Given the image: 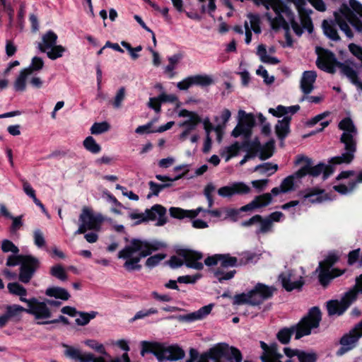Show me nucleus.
Wrapping results in <instances>:
<instances>
[{"label":"nucleus","instance_id":"nucleus-53","mask_svg":"<svg viewBox=\"0 0 362 362\" xmlns=\"http://www.w3.org/2000/svg\"><path fill=\"white\" fill-rule=\"evenodd\" d=\"M50 50L47 52V57L52 59L55 60L63 56V53L66 51V48L62 45H54L49 48Z\"/></svg>","mask_w":362,"mask_h":362},{"label":"nucleus","instance_id":"nucleus-4","mask_svg":"<svg viewBox=\"0 0 362 362\" xmlns=\"http://www.w3.org/2000/svg\"><path fill=\"white\" fill-rule=\"evenodd\" d=\"M338 127L344 131L340 137V142L344 144L346 152L341 156L331 158L329 163L332 164H349L354 159V154L356 151V141L354 136L357 134V129L352 119L349 117L342 119L339 122Z\"/></svg>","mask_w":362,"mask_h":362},{"label":"nucleus","instance_id":"nucleus-63","mask_svg":"<svg viewBox=\"0 0 362 362\" xmlns=\"http://www.w3.org/2000/svg\"><path fill=\"white\" fill-rule=\"evenodd\" d=\"M13 220L12 224L9 228L11 235H16L17 231L23 226L22 216L10 218Z\"/></svg>","mask_w":362,"mask_h":362},{"label":"nucleus","instance_id":"nucleus-42","mask_svg":"<svg viewBox=\"0 0 362 362\" xmlns=\"http://www.w3.org/2000/svg\"><path fill=\"white\" fill-rule=\"evenodd\" d=\"M44 67V61L40 57H34L31 60L30 66L25 68V70L32 75L35 71H39Z\"/></svg>","mask_w":362,"mask_h":362},{"label":"nucleus","instance_id":"nucleus-62","mask_svg":"<svg viewBox=\"0 0 362 362\" xmlns=\"http://www.w3.org/2000/svg\"><path fill=\"white\" fill-rule=\"evenodd\" d=\"M215 189L216 187L214 185L210 182L206 185L204 189V194L208 201L209 208H211L213 206L214 202L212 193L215 190Z\"/></svg>","mask_w":362,"mask_h":362},{"label":"nucleus","instance_id":"nucleus-25","mask_svg":"<svg viewBox=\"0 0 362 362\" xmlns=\"http://www.w3.org/2000/svg\"><path fill=\"white\" fill-rule=\"evenodd\" d=\"M322 28L325 35L329 39L334 42H338L341 40L334 21H330L329 22L327 20H324L322 23Z\"/></svg>","mask_w":362,"mask_h":362},{"label":"nucleus","instance_id":"nucleus-17","mask_svg":"<svg viewBox=\"0 0 362 362\" xmlns=\"http://www.w3.org/2000/svg\"><path fill=\"white\" fill-rule=\"evenodd\" d=\"M250 187L243 182H233L230 185L224 186L218 189V194L222 197H231L233 195L247 194Z\"/></svg>","mask_w":362,"mask_h":362},{"label":"nucleus","instance_id":"nucleus-61","mask_svg":"<svg viewBox=\"0 0 362 362\" xmlns=\"http://www.w3.org/2000/svg\"><path fill=\"white\" fill-rule=\"evenodd\" d=\"M166 257L165 254L159 253L149 257L146 261V266L148 267H156L158 263L164 259Z\"/></svg>","mask_w":362,"mask_h":362},{"label":"nucleus","instance_id":"nucleus-19","mask_svg":"<svg viewBox=\"0 0 362 362\" xmlns=\"http://www.w3.org/2000/svg\"><path fill=\"white\" fill-rule=\"evenodd\" d=\"M319 272V283L323 288H327L332 279L344 274L346 270L340 269L339 268H333L331 270H328L325 269H319V267H317L315 270V272Z\"/></svg>","mask_w":362,"mask_h":362},{"label":"nucleus","instance_id":"nucleus-41","mask_svg":"<svg viewBox=\"0 0 362 362\" xmlns=\"http://www.w3.org/2000/svg\"><path fill=\"white\" fill-rule=\"evenodd\" d=\"M83 146L85 148L92 153H98L101 151L100 146L96 143L94 138L88 136L83 141Z\"/></svg>","mask_w":362,"mask_h":362},{"label":"nucleus","instance_id":"nucleus-22","mask_svg":"<svg viewBox=\"0 0 362 362\" xmlns=\"http://www.w3.org/2000/svg\"><path fill=\"white\" fill-rule=\"evenodd\" d=\"M291 117L284 116L282 119L278 120L275 125V133L278 139L281 141V146L283 145L284 139L288 136L291 132Z\"/></svg>","mask_w":362,"mask_h":362},{"label":"nucleus","instance_id":"nucleus-29","mask_svg":"<svg viewBox=\"0 0 362 362\" xmlns=\"http://www.w3.org/2000/svg\"><path fill=\"white\" fill-rule=\"evenodd\" d=\"M327 309L329 316L334 315H341L347 310L341 301L337 300H329L327 303Z\"/></svg>","mask_w":362,"mask_h":362},{"label":"nucleus","instance_id":"nucleus-7","mask_svg":"<svg viewBox=\"0 0 362 362\" xmlns=\"http://www.w3.org/2000/svg\"><path fill=\"white\" fill-rule=\"evenodd\" d=\"M302 162L305 164L296 172L297 179H301L306 175L313 177H318L322 173L323 180H327L334 171V167L331 165H326L324 163H319L316 165H313V160L305 156H298L295 163L298 165ZM330 164V163L329 162Z\"/></svg>","mask_w":362,"mask_h":362},{"label":"nucleus","instance_id":"nucleus-56","mask_svg":"<svg viewBox=\"0 0 362 362\" xmlns=\"http://www.w3.org/2000/svg\"><path fill=\"white\" fill-rule=\"evenodd\" d=\"M356 182L350 181L348 184V186L344 184H340L338 185H334L333 189L341 194H346L349 192L352 191L356 187Z\"/></svg>","mask_w":362,"mask_h":362},{"label":"nucleus","instance_id":"nucleus-43","mask_svg":"<svg viewBox=\"0 0 362 362\" xmlns=\"http://www.w3.org/2000/svg\"><path fill=\"white\" fill-rule=\"evenodd\" d=\"M257 224H259V228L255 230L257 235L265 234L272 230L273 223H271V220H269L267 217L263 218L259 221Z\"/></svg>","mask_w":362,"mask_h":362},{"label":"nucleus","instance_id":"nucleus-33","mask_svg":"<svg viewBox=\"0 0 362 362\" xmlns=\"http://www.w3.org/2000/svg\"><path fill=\"white\" fill-rule=\"evenodd\" d=\"M98 314V313L96 311H90V313L78 311L77 315H78L79 317L75 320V322L78 326H85L88 325L91 320L94 319Z\"/></svg>","mask_w":362,"mask_h":362},{"label":"nucleus","instance_id":"nucleus-64","mask_svg":"<svg viewBox=\"0 0 362 362\" xmlns=\"http://www.w3.org/2000/svg\"><path fill=\"white\" fill-rule=\"evenodd\" d=\"M64 346L66 348L64 351V355L66 357L74 360H78L80 358L81 352L79 349L68 345H64Z\"/></svg>","mask_w":362,"mask_h":362},{"label":"nucleus","instance_id":"nucleus-15","mask_svg":"<svg viewBox=\"0 0 362 362\" xmlns=\"http://www.w3.org/2000/svg\"><path fill=\"white\" fill-rule=\"evenodd\" d=\"M177 254L183 258L187 267L197 270L204 268L203 264L199 262L203 257L202 252L189 249H180L177 250Z\"/></svg>","mask_w":362,"mask_h":362},{"label":"nucleus","instance_id":"nucleus-51","mask_svg":"<svg viewBox=\"0 0 362 362\" xmlns=\"http://www.w3.org/2000/svg\"><path fill=\"white\" fill-rule=\"evenodd\" d=\"M318 359V355L314 351L307 352L303 350H300L298 357L299 362H317Z\"/></svg>","mask_w":362,"mask_h":362},{"label":"nucleus","instance_id":"nucleus-12","mask_svg":"<svg viewBox=\"0 0 362 362\" xmlns=\"http://www.w3.org/2000/svg\"><path fill=\"white\" fill-rule=\"evenodd\" d=\"M221 268H217L214 272V276L220 283H223L225 280H229L234 277L236 273L235 270L224 272L223 268L233 267L238 266V260L235 257H232L230 254H221Z\"/></svg>","mask_w":362,"mask_h":362},{"label":"nucleus","instance_id":"nucleus-31","mask_svg":"<svg viewBox=\"0 0 362 362\" xmlns=\"http://www.w3.org/2000/svg\"><path fill=\"white\" fill-rule=\"evenodd\" d=\"M339 260V256L336 251L329 252L324 260L319 263V269L331 270L332 267Z\"/></svg>","mask_w":362,"mask_h":362},{"label":"nucleus","instance_id":"nucleus-34","mask_svg":"<svg viewBox=\"0 0 362 362\" xmlns=\"http://www.w3.org/2000/svg\"><path fill=\"white\" fill-rule=\"evenodd\" d=\"M28 76L30 74L25 70V69H23L18 77L16 78L14 82V89L16 91L23 92L26 88V79Z\"/></svg>","mask_w":362,"mask_h":362},{"label":"nucleus","instance_id":"nucleus-30","mask_svg":"<svg viewBox=\"0 0 362 362\" xmlns=\"http://www.w3.org/2000/svg\"><path fill=\"white\" fill-rule=\"evenodd\" d=\"M283 355L279 352V346L276 343L271 344L269 356H261L262 362H282Z\"/></svg>","mask_w":362,"mask_h":362},{"label":"nucleus","instance_id":"nucleus-52","mask_svg":"<svg viewBox=\"0 0 362 362\" xmlns=\"http://www.w3.org/2000/svg\"><path fill=\"white\" fill-rule=\"evenodd\" d=\"M169 213L171 217L177 219H183L184 218H189V210L183 209L179 207H170Z\"/></svg>","mask_w":362,"mask_h":362},{"label":"nucleus","instance_id":"nucleus-18","mask_svg":"<svg viewBox=\"0 0 362 362\" xmlns=\"http://www.w3.org/2000/svg\"><path fill=\"white\" fill-rule=\"evenodd\" d=\"M292 274L290 271L281 272L279 275V281L281 282L284 289L288 292H291L295 289L300 291L305 284V281L302 277L297 281H291Z\"/></svg>","mask_w":362,"mask_h":362},{"label":"nucleus","instance_id":"nucleus-3","mask_svg":"<svg viewBox=\"0 0 362 362\" xmlns=\"http://www.w3.org/2000/svg\"><path fill=\"white\" fill-rule=\"evenodd\" d=\"M316 53L318 54L316 65L320 69L333 74L336 72L337 66L340 69L341 74L362 90V81L359 80L356 71L346 63L338 61L335 54L329 49L317 47Z\"/></svg>","mask_w":362,"mask_h":362},{"label":"nucleus","instance_id":"nucleus-47","mask_svg":"<svg viewBox=\"0 0 362 362\" xmlns=\"http://www.w3.org/2000/svg\"><path fill=\"white\" fill-rule=\"evenodd\" d=\"M202 122V119L198 115H193L191 118L184 121L182 124V127H185L190 132L194 130L197 126Z\"/></svg>","mask_w":362,"mask_h":362},{"label":"nucleus","instance_id":"nucleus-38","mask_svg":"<svg viewBox=\"0 0 362 362\" xmlns=\"http://www.w3.org/2000/svg\"><path fill=\"white\" fill-rule=\"evenodd\" d=\"M49 274L57 279L64 281L67 280L68 276L64 267L60 264H57L50 268Z\"/></svg>","mask_w":362,"mask_h":362},{"label":"nucleus","instance_id":"nucleus-39","mask_svg":"<svg viewBox=\"0 0 362 362\" xmlns=\"http://www.w3.org/2000/svg\"><path fill=\"white\" fill-rule=\"evenodd\" d=\"M360 292L358 291V288L354 286V288L349 291H347L344 296L342 297L341 301L343 305L345 306V308L348 309V308L351 305V304L356 299L358 293Z\"/></svg>","mask_w":362,"mask_h":362},{"label":"nucleus","instance_id":"nucleus-54","mask_svg":"<svg viewBox=\"0 0 362 362\" xmlns=\"http://www.w3.org/2000/svg\"><path fill=\"white\" fill-rule=\"evenodd\" d=\"M110 128V125L107 122H95L90 128V132L92 134H100L107 132Z\"/></svg>","mask_w":362,"mask_h":362},{"label":"nucleus","instance_id":"nucleus-28","mask_svg":"<svg viewBox=\"0 0 362 362\" xmlns=\"http://www.w3.org/2000/svg\"><path fill=\"white\" fill-rule=\"evenodd\" d=\"M57 35L52 30L47 31L42 36L43 45L40 44V49L42 52H46L47 49L57 45Z\"/></svg>","mask_w":362,"mask_h":362},{"label":"nucleus","instance_id":"nucleus-24","mask_svg":"<svg viewBox=\"0 0 362 362\" xmlns=\"http://www.w3.org/2000/svg\"><path fill=\"white\" fill-rule=\"evenodd\" d=\"M305 199H310V202L312 203H320L325 200L330 199L329 194L325 193L324 189H321L317 187L311 188L304 195Z\"/></svg>","mask_w":362,"mask_h":362},{"label":"nucleus","instance_id":"nucleus-36","mask_svg":"<svg viewBox=\"0 0 362 362\" xmlns=\"http://www.w3.org/2000/svg\"><path fill=\"white\" fill-rule=\"evenodd\" d=\"M150 192L147 195V198L150 199L153 196H158L160 191L163 189L170 187L173 185L172 183H164V184H158L153 181L148 182Z\"/></svg>","mask_w":362,"mask_h":362},{"label":"nucleus","instance_id":"nucleus-23","mask_svg":"<svg viewBox=\"0 0 362 362\" xmlns=\"http://www.w3.org/2000/svg\"><path fill=\"white\" fill-rule=\"evenodd\" d=\"M317 73L315 71H305L300 80V89L305 95L310 94L314 88Z\"/></svg>","mask_w":362,"mask_h":362},{"label":"nucleus","instance_id":"nucleus-55","mask_svg":"<svg viewBox=\"0 0 362 362\" xmlns=\"http://www.w3.org/2000/svg\"><path fill=\"white\" fill-rule=\"evenodd\" d=\"M240 150H242V143L240 144L238 141L226 147L228 155L226 158V161H228L231 158L236 156Z\"/></svg>","mask_w":362,"mask_h":362},{"label":"nucleus","instance_id":"nucleus-13","mask_svg":"<svg viewBox=\"0 0 362 362\" xmlns=\"http://www.w3.org/2000/svg\"><path fill=\"white\" fill-rule=\"evenodd\" d=\"M361 337L362 330L356 325L348 333L341 337L339 344L341 346L337 351L336 355L337 356H341L346 352L353 349Z\"/></svg>","mask_w":362,"mask_h":362},{"label":"nucleus","instance_id":"nucleus-46","mask_svg":"<svg viewBox=\"0 0 362 362\" xmlns=\"http://www.w3.org/2000/svg\"><path fill=\"white\" fill-rule=\"evenodd\" d=\"M278 170V165L272 164V163H264L255 166L254 171H259L261 174H264L270 170L272 173L268 174V176H271Z\"/></svg>","mask_w":362,"mask_h":362},{"label":"nucleus","instance_id":"nucleus-6","mask_svg":"<svg viewBox=\"0 0 362 362\" xmlns=\"http://www.w3.org/2000/svg\"><path fill=\"white\" fill-rule=\"evenodd\" d=\"M10 293L18 296L20 300L27 303L29 312L33 313L35 319H47L51 317L52 313L45 303L39 301L36 298H26L27 290L18 282L8 283L7 286Z\"/></svg>","mask_w":362,"mask_h":362},{"label":"nucleus","instance_id":"nucleus-37","mask_svg":"<svg viewBox=\"0 0 362 362\" xmlns=\"http://www.w3.org/2000/svg\"><path fill=\"white\" fill-rule=\"evenodd\" d=\"M277 13V16L271 20V25L273 30H278L280 28H282L284 30H289V25L284 18V16L280 13L279 11H276Z\"/></svg>","mask_w":362,"mask_h":362},{"label":"nucleus","instance_id":"nucleus-35","mask_svg":"<svg viewBox=\"0 0 362 362\" xmlns=\"http://www.w3.org/2000/svg\"><path fill=\"white\" fill-rule=\"evenodd\" d=\"M191 76L193 85L199 86L201 87H207L214 83L211 76L206 74H197Z\"/></svg>","mask_w":362,"mask_h":362},{"label":"nucleus","instance_id":"nucleus-44","mask_svg":"<svg viewBox=\"0 0 362 362\" xmlns=\"http://www.w3.org/2000/svg\"><path fill=\"white\" fill-rule=\"evenodd\" d=\"M233 305H244L247 304L252 306V302L250 297V291H248L247 293H242L240 294H236L233 298Z\"/></svg>","mask_w":362,"mask_h":362},{"label":"nucleus","instance_id":"nucleus-48","mask_svg":"<svg viewBox=\"0 0 362 362\" xmlns=\"http://www.w3.org/2000/svg\"><path fill=\"white\" fill-rule=\"evenodd\" d=\"M286 12L288 18L290 20V23L293 32L298 36H301L303 30L302 27L296 21L293 13L287 7L286 8Z\"/></svg>","mask_w":362,"mask_h":362},{"label":"nucleus","instance_id":"nucleus-45","mask_svg":"<svg viewBox=\"0 0 362 362\" xmlns=\"http://www.w3.org/2000/svg\"><path fill=\"white\" fill-rule=\"evenodd\" d=\"M296 178H297L296 172L293 175H288L284 178L280 186L281 192L286 193L293 190L294 186V180Z\"/></svg>","mask_w":362,"mask_h":362},{"label":"nucleus","instance_id":"nucleus-40","mask_svg":"<svg viewBox=\"0 0 362 362\" xmlns=\"http://www.w3.org/2000/svg\"><path fill=\"white\" fill-rule=\"evenodd\" d=\"M299 12L300 14L301 24L303 28L306 29L309 33H312L313 31V24L311 18L309 16V13L303 14L305 12L303 8L299 7Z\"/></svg>","mask_w":362,"mask_h":362},{"label":"nucleus","instance_id":"nucleus-1","mask_svg":"<svg viewBox=\"0 0 362 362\" xmlns=\"http://www.w3.org/2000/svg\"><path fill=\"white\" fill-rule=\"evenodd\" d=\"M165 245L158 240L148 241L139 238H132L118 253V258L125 259L124 268L128 272L140 271L142 266L139 262L142 258L151 255Z\"/></svg>","mask_w":362,"mask_h":362},{"label":"nucleus","instance_id":"nucleus-8","mask_svg":"<svg viewBox=\"0 0 362 362\" xmlns=\"http://www.w3.org/2000/svg\"><path fill=\"white\" fill-rule=\"evenodd\" d=\"M166 212L167 210L163 206L156 204L151 206V209H146L145 213L130 214L129 218L133 220L138 219L135 222V225H139L144 222L154 221L157 219L158 216V221L156 225L157 226H162L168 221Z\"/></svg>","mask_w":362,"mask_h":362},{"label":"nucleus","instance_id":"nucleus-26","mask_svg":"<svg viewBox=\"0 0 362 362\" xmlns=\"http://www.w3.org/2000/svg\"><path fill=\"white\" fill-rule=\"evenodd\" d=\"M4 310L8 312V314L11 316L13 320H20L22 313H26L33 315L32 313L29 312V308H25L23 306L18 304L6 305L4 306Z\"/></svg>","mask_w":362,"mask_h":362},{"label":"nucleus","instance_id":"nucleus-9","mask_svg":"<svg viewBox=\"0 0 362 362\" xmlns=\"http://www.w3.org/2000/svg\"><path fill=\"white\" fill-rule=\"evenodd\" d=\"M103 218L100 214L95 215L92 210L83 207L79 216L81 224L75 234H83L88 230H95L100 228Z\"/></svg>","mask_w":362,"mask_h":362},{"label":"nucleus","instance_id":"nucleus-32","mask_svg":"<svg viewBox=\"0 0 362 362\" xmlns=\"http://www.w3.org/2000/svg\"><path fill=\"white\" fill-rule=\"evenodd\" d=\"M275 141L274 139H270L264 145H261V149L259 151V158L262 160H265L270 158L274 152Z\"/></svg>","mask_w":362,"mask_h":362},{"label":"nucleus","instance_id":"nucleus-60","mask_svg":"<svg viewBox=\"0 0 362 362\" xmlns=\"http://www.w3.org/2000/svg\"><path fill=\"white\" fill-rule=\"evenodd\" d=\"M158 313V310L155 308H151L147 310H141L136 313L134 317L132 319V321H135L137 320L143 319L146 317H148L151 315L157 314Z\"/></svg>","mask_w":362,"mask_h":362},{"label":"nucleus","instance_id":"nucleus-20","mask_svg":"<svg viewBox=\"0 0 362 362\" xmlns=\"http://www.w3.org/2000/svg\"><path fill=\"white\" fill-rule=\"evenodd\" d=\"M261 149V143L258 137H255L252 141H243L242 150L247 152L246 155L240 161V165H243L249 159L255 158Z\"/></svg>","mask_w":362,"mask_h":362},{"label":"nucleus","instance_id":"nucleus-16","mask_svg":"<svg viewBox=\"0 0 362 362\" xmlns=\"http://www.w3.org/2000/svg\"><path fill=\"white\" fill-rule=\"evenodd\" d=\"M238 122L236 127L232 131L231 135L235 138L241 136V132H239L243 129H252L256 123L255 118L253 114L247 113L245 110H240L238 111Z\"/></svg>","mask_w":362,"mask_h":362},{"label":"nucleus","instance_id":"nucleus-5","mask_svg":"<svg viewBox=\"0 0 362 362\" xmlns=\"http://www.w3.org/2000/svg\"><path fill=\"white\" fill-rule=\"evenodd\" d=\"M141 355L153 354L159 361H178L185 357L184 350L177 344L165 346L164 344L157 341H143L141 342Z\"/></svg>","mask_w":362,"mask_h":362},{"label":"nucleus","instance_id":"nucleus-10","mask_svg":"<svg viewBox=\"0 0 362 362\" xmlns=\"http://www.w3.org/2000/svg\"><path fill=\"white\" fill-rule=\"evenodd\" d=\"M23 259L19 269L18 279L23 284H28L40 267V262L31 255H25Z\"/></svg>","mask_w":362,"mask_h":362},{"label":"nucleus","instance_id":"nucleus-57","mask_svg":"<svg viewBox=\"0 0 362 362\" xmlns=\"http://www.w3.org/2000/svg\"><path fill=\"white\" fill-rule=\"evenodd\" d=\"M1 250L4 252H13V254L16 255L19 252L18 247L15 245V244L7 239H5L1 243Z\"/></svg>","mask_w":362,"mask_h":362},{"label":"nucleus","instance_id":"nucleus-59","mask_svg":"<svg viewBox=\"0 0 362 362\" xmlns=\"http://www.w3.org/2000/svg\"><path fill=\"white\" fill-rule=\"evenodd\" d=\"M250 19L251 27L255 33L259 34L261 33L260 28V18L258 15L249 13L247 16Z\"/></svg>","mask_w":362,"mask_h":362},{"label":"nucleus","instance_id":"nucleus-2","mask_svg":"<svg viewBox=\"0 0 362 362\" xmlns=\"http://www.w3.org/2000/svg\"><path fill=\"white\" fill-rule=\"evenodd\" d=\"M322 320V313L317 306L311 308L300 320L289 327H285L276 334L277 340L282 344H289L291 337L295 334V339L298 340L310 335L313 329L317 328Z\"/></svg>","mask_w":362,"mask_h":362},{"label":"nucleus","instance_id":"nucleus-14","mask_svg":"<svg viewBox=\"0 0 362 362\" xmlns=\"http://www.w3.org/2000/svg\"><path fill=\"white\" fill-rule=\"evenodd\" d=\"M276 288L269 286L262 283H257L252 290L250 291L252 306L259 305L264 300L272 298Z\"/></svg>","mask_w":362,"mask_h":362},{"label":"nucleus","instance_id":"nucleus-11","mask_svg":"<svg viewBox=\"0 0 362 362\" xmlns=\"http://www.w3.org/2000/svg\"><path fill=\"white\" fill-rule=\"evenodd\" d=\"M212 358L214 359L223 358L226 362H242L243 355L240 351L234 346H230L226 343L212 349ZM244 362H251L245 361Z\"/></svg>","mask_w":362,"mask_h":362},{"label":"nucleus","instance_id":"nucleus-58","mask_svg":"<svg viewBox=\"0 0 362 362\" xmlns=\"http://www.w3.org/2000/svg\"><path fill=\"white\" fill-rule=\"evenodd\" d=\"M221 344H222V343H218L216 344L213 347L210 348L207 352L202 354L197 362H209V359L212 360L214 362H226V360H224L223 358L214 359L212 358V349L221 346Z\"/></svg>","mask_w":362,"mask_h":362},{"label":"nucleus","instance_id":"nucleus-49","mask_svg":"<svg viewBox=\"0 0 362 362\" xmlns=\"http://www.w3.org/2000/svg\"><path fill=\"white\" fill-rule=\"evenodd\" d=\"M126 89L125 87L122 86L117 90L114 100L112 101V105L114 108L119 109L122 105V102L125 99Z\"/></svg>","mask_w":362,"mask_h":362},{"label":"nucleus","instance_id":"nucleus-50","mask_svg":"<svg viewBox=\"0 0 362 362\" xmlns=\"http://www.w3.org/2000/svg\"><path fill=\"white\" fill-rule=\"evenodd\" d=\"M199 316L200 315H199L197 311H195V312H193V313H189L187 315H178V316L171 315V316L168 317V319H177L180 322H194L196 320H202Z\"/></svg>","mask_w":362,"mask_h":362},{"label":"nucleus","instance_id":"nucleus-21","mask_svg":"<svg viewBox=\"0 0 362 362\" xmlns=\"http://www.w3.org/2000/svg\"><path fill=\"white\" fill-rule=\"evenodd\" d=\"M272 200V197L270 193H264L261 195L256 196L254 199L249 204L243 206L240 208V212H246L252 211L255 209L267 206Z\"/></svg>","mask_w":362,"mask_h":362},{"label":"nucleus","instance_id":"nucleus-27","mask_svg":"<svg viewBox=\"0 0 362 362\" xmlns=\"http://www.w3.org/2000/svg\"><path fill=\"white\" fill-rule=\"evenodd\" d=\"M45 295L62 300H67L71 297V295L66 289L59 286H52L47 288L45 291Z\"/></svg>","mask_w":362,"mask_h":362}]
</instances>
